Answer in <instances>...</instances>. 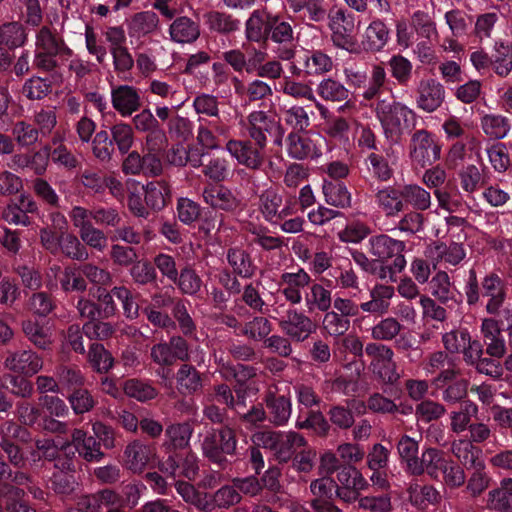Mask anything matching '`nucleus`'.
<instances>
[{"label": "nucleus", "mask_w": 512, "mask_h": 512, "mask_svg": "<svg viewBox=\"0 0 512 512\" xmlns=\"http://www.w3.org/2000/svg\"><path fill=\"white\" fill-rule=\"evenodd\" d=\"M375 112L387 138L394 142H399L402 136L412 133L416 128L417 115L400 102L380 99L376 103Z\"/></svg>", "instance_id": "f257e3e1"}, {"label": "nucleus", "mask_w": 512, "mask_h": 512, "mask_svg": "<svg viewBox=\"0 0 512 512\" xmlns=\"http://www.w3.org/2000/svg\"><path fill=\"white\" fill-rule=\"evenodd\" d=\"M35 47L33 65L36 69L47 73L59 68L58 57L72 55V50L63 37L48 26H42L37 32Z\"/></svg>", "instance_id": "f03ea898"}, {"label": "nucleus", "mask_w": 512, "mask_h": 512, "mask_svg": "<svg viewBox=\"0 0 512 512\" xmlns=\"http://www.w3.org/2000/svg\"><path fill=\"white\" fill-rule=\"evenodd\" d=\"M404 249L403 241L386 234L372 236L368 241V254L374 257L378 264L388 265L390 268L389 280L392 282L396 281V274L405 268Z\"/></svg>", "instance_id": "7ed1b4c3"}, {"label": "nucleus", "mask_w": 512, "mask_h": 512, "mask_svg": "<svg viewBox=\"0 0 512 512\" xmlns=\"http://www.w3.org/2000/svg\"><path fill=\"white\" fill-rule=\"evenodd\" d=\"M237 438L236 432L228 425L219 429H213L207 434L202 442L204 456L220 469H225L230 462L227 455H236Z\"/></svg>", "instance_id": "20e7f679"}, {"label": "nucleus", "mask_w": 512, "mask_h": 512, "mask_svg": "<svg viewBox=\"0 0 512 512\" xmlns=\"http://www.w3.org/2000/svg\"><path fill=\"white\" fill-rule=\"evenodd\" d=\"M266 40L273 43V52L280 60H291L296 54L298 35L290 22L282 20L279 16L268 15L266 19Z\"/></svg>", "instance_id": "39448f33"}, {"label": "nucleus", "mask_w": 512, "mask_h": 512, "mask_svg": "<svg viewBox=\"0 0 512 512\" xmlns=\"http://www.w3.org/2000/svg\"><path fill=\"white\" fill-rule=\"evenodd\" d=\"M244 127L248 132L249 139L256 142L260 147L266 148L268 138H273L276 146L281 147L283 144V129L280 123L265 111L251 112L247 116Z\"/></svg>", "instance_id": "423d86ee"}, {"label": "nucleus", "mask_w": 512, "mask_h": 512, "mask_svg": "<svg viewBox=\"0 0 512 512\" xmlns=\"http://www.w3.org/2000/svg\"><path fill=\"white\" fill-rule=\"evenodd\" d=\"M440 146L434 141L432 134L426 129L416 130L410 140L409 156L420 168L431 166L440 159Z\"/></svg>", "instance_id": "0eeeda50"}, {"label": "nucleus", "mask_w": 512, "mask_h": 512, "mask_svg": "<svg viewBox=\"0 0 512 512\" xmlns=\"http://www.w3.org/2000/svg\"><path fill=\"white\" fill-rule=\"evenodd\" d=\"M226 150L238 164L250 170H260L265 163V147H260L251 139H231L226 143Z\"/></svg>", "instance_id": "6e6552de"}, {"label": "nucleus", "mask_w": 512, "mask_h": 512, "mask_svg": "<svg viewBox=\"0 0 512 512\" xmlns=\"http://www.w3.org/2000/svg\"><path fill=\"white\" fill-rule=\"evenodd\" d=\"M52 222L60 230V243L58 245V253H62L65 257L85 262L89 259V252L80 238L75 234L64 231L66 229L67 221L64 215L59 212L51 214Z\"/></svg>", "instance_id": "1a4fd4ad"}, {"label": "nucleus", "mask_w": 512, "mask_h": 512, "mask_svg": "<svg viewBox=\"0 0 512 512\" xmlns=\"http://www.w3.org/2000/svg\"><path fill=\"white\" fill-rule=\"evenodd\" d=\"M282 332L291 340L303 342L316 330V325L310 317L296 309H288L279 320Z\"/></svg>", "instance_id": "9d476101"}, {"label": "nucleus", "mask_w": 512, "mask_h": 512, "mask_svg": "<svg viewBox=\"0 0 512 512\" xmlns=\"http://www.w3.org/2000/svg\"><path fill=\"white\" fill-rule=\"evenodd\" d=\"M71 445L86 462H100L105 457V453L101 450L100 441H97L92 435H87V432L83 429L75 428L71 434V441L64 442L61 450L65 451Z\"/></svg>", "instance_id": "9b49d317"}, {"label": "nucleus", "mask_w": 512, "mask_h": 512, "mask_svg": "<svg viewBox=\"0 0 512 512\" xmlns=\"http://www.w3.org/2000/svg\"><path fill=\"white\" fill-rule=\"evenodd\" d=\"M336 481L329 477L315 479L310 484L314 498L310 505L316 512H343L333 500L335 498Z\"/></svg>", "instance_id": "f8f14e48"}, {"label": "nucleus", "mask_w": 512, "mask_h": 512, "mask_svg": "<svg viewBox=\"0 0 512 512\" xmlns=\"http://www.w3.org/2000/svg\"><path fill=\"white\" fill-rule=\"evenodd\" d=\"M320 135L310 132H290L286 138L288 155L297 160L315 158L321 155L317 147Z\"/></svg>", "instance_id": "ddd939ff"}, {"label": "nucleus", "mask_w": 512, "mask_h": 512, "mask_svg": "<svg viewBox=\"0 0 512 512\" xmlns=\"http://www.w3.org/2000/svg\"><path fill=\"white\" fill-rule=\"evenodd\" d=\"M330 27L331 39L335 46L350 52L356 49L353 21L349 20L342 10H338L332 17Z\"/></svg>", "instance_id": "4468645a"}, {"label": "nucleus", "mask_w": 512, "mask_h": 512, "mask_svg": "<svg viewBox=\"0 0 512 512\" xmlns=\"http://www.w3.org/2000/svg\"><path fill=\"white\" fill-rule=\"evenodd\" d=\"M4 366L15 373L33 376L43 368V359L32 350H22L9 354Z\"/></svg>", "instance_id": "2eb2a0df"}, {"label": "nucleus", "mask_w": 512, "mask_h": 512, "mask_svg": "<svg viewBox=\"0 0 512 512\" xmlns=\"http://www.w3.org/2000/svg\"><path fill=\"white\" fill-rule=\"evenodd\" d=\"M417 105L426 112L437 110L445 99L444 86L435 79H426L419 82L417 88Z\"/></svg>", "instance_id": "dca6fc26"}, {"label": "nucleus", "mask_w": 512, "mask_h": 512, "mask_svg": "<svg viewBox=\"0 0 512 512\" xmlns=\"http://www.w3.org/2000/svg\"><path fill=\"white\" fill-rule=\"evenodd\" d=\"M481 333L486 346V353L493 358L501 359L506 353V345L499 321L495 318L483 319Z\"/></svg>", "instance_id": "f3484780"}, {"label": "nucleus", "mask_w": 512, "mask_h": 512, "mask_svg": "<svg viewBox=\"0 0 512 512\" xmlns=\"http://www.w3.org/2000/svg\"><path fill=\"white\" fill-rule=\"evenodd\" d=\"M481 295L483 298L487 299V313L491 315L498 314L506 298L504 284L498 275L490 274L483 279L481 283Z\"/></svg>", "instance_id": "a211bd4d"}, {"label": "nucleus", "mask_w": 512, "mask_h": 512, "mask_svg": "<svg viewBox=\"0 0 512 512\" xmlns=\"http://www.w3.org/2000/svg\"><path fill=\"white\" fill-rule=\"evenodd\" d=\"M204 201L214 209L232 212L240 207V200L223 185H207L202 192Z\"/></svg>", "instance_id": "6ab92c4d"}, {"label": "nucleus", "mask_w": 512, "mask_h": 512, "mask_svg": "<svg viewBox=\"0 0 512 512\" xmlns=\"http://www.w3.org/2000/svg\"><path fill=\"white\" fill-rule=\"evenodd\" d=\"M451 452L460 465L467 470L485 468V463L481 458L482 450L472 444V441L467 439L454 440L451 444Z\"/></svg>", "instance_id": "aec40b11"}, {"label": "nucleus", "mask_w": 512, "mask_h": 512, "mask_svg": "<svg viewBox=\"0 0 512 512\" xmlns=\"http://www.w3.org/2000/svg\"><path fill=\"white\" fill-rule=\"evenodd\" d=\"M310 282V275L302 268L295 273H283L280 277V283L284 286L281 293L291 304H300L302 301L301 289L308 286Z\"/></svg>", "instance_id": "412c9836"}, {"label": "nucleus", "mask_w": 512, "mask_h": 512, "mask_svg": "<svg viewBox=\"0 0 512 512\" xmlns=\"http://www.w3.org/2000/svg\"><path fill=\"white\" fill-rule=\"evenodd\" d=\"M112 105L122 116H130L141 106L137 90L129 85H121L112 90Z\"/></svg>", "instance_id": "4be33fe9"}, {"label": "nucleus", "mask_w": 512, "mask_h": 512, "mask_svg": "<svg viewBox=\"0 0 512 512\" xmlns=\"http://www.w3.org/2000/svg\"><path fill=\"white\" fill-rule=\"evenodd\" d=\"M307 441L305 437L295 431L281 433L273 456L279 464L288 463L293 458L297 449L306 447Z\"/></svg>", "instance_id": "5701e85b"}, {"label": "nucleus", "mask_w": 512, "mask_h": 512, "mask_svg": "<svg viewBox=\"0 0 512 512\" xmlns=\"http://www.w3.org/2000/svg\"><path fill=\"white\" fill-rule=\"evenodd\" d=\"M175 379L177 390L182 395H194L203 387L202 374L191 364L180 365Z\"/></svg>", "instance_id": "b1692460"}, {"label": "nucleus", "mask_w": 512, "mask_h": 512, "mask_svg": "<svg viewBox=\"0 0 512 512\" xmlns=\"http://www.w3.org/2000/svg\"><path fill=\"white\" fill-rule=\"evenodd\" d=\"M446 461L447 458L442 450L432 447L427 448L422 452L417 468H415L412 475L420 476L426 473L430 478L436 480Z\"/></svg>", "instance_id": "393cba45"}, {"label": "nucleus", "mask_w": 512, "mask_h": 512, "mask_svg": "<svg viewBox=\"0 0 512 512\" xmlns=\"http://www.w3.org/2000/svg\"><path fill=\"white\" fill-rule=\"evenodd\" d=\"M150 446L135 440L129 443L124 451L125 465L133 473H141L152 458Z\"/></svg>", "instance_id": "a878e982"}, {"label": "nucleus", "mask_w": 512, "mask_h": 512, "mask_svg": "<svg viewBox=\"0 0 512 512\" xmlns=\"http://www.w3.org/2000/svg\"><path fill=\"white\" fill-rule=\"evenodd\" d=\"M347 406H343L340 404L331 405L329 410L327 411V416L329 418V423L332 426L340 430H348L350 429L354 423L355 418L352 412V408L355 409H365V403L362 401H349L347 402Z\"/></svg>", "instance_id": "bb28decb"}, {"label": "nucleus", "mask_w": 512, "mask_h": 512, "mask_svg": "<svg viewBox=\"0 0 512 512\" xmlns=\"http://www.w3.org/2000/svg\"><path fill=\"white\" fill-rule=\"evenodd\" d=\"M269 420L276 426L287 423L291 415V401L283 395L269 392L265 397Z\"/></svg>", "instance_id": "cd10ccee"}, {"label": "nucleus", "mask_w": 512, "mask_h": 512, "mask_svg": "<svg viewBox=\"0 0 512 512\" xmlns=\"http://www.w3.org/2000/svg\"><path fill=\"white\" fill-rule=\"evenodd\" d=\"M177 492L182 499L201 512H213L215 505L207 493L199 492L192 484L184 481H177L175 484Z\"/></svg>", "instance_id": "c85d7f7f"}, {"label": "nucleus", "mask_w": 512, "mask_h": 512, "mask_svg": "<svg viewBox=\"0 0 512 512\" xmlns=\"http://www.w3.org/2000/svg\"><path fill=\"white\" fill-rule=\"evenodd\" d=\"M375 198L379 208L388 217L398 215L405 208L401 189L398 190L392 186L385 187L376 193Z\"/></svg>", "instance_id": "c756f323"}, {"label": "nucleus", "mask_w": 512, "mask_h": 512, "mask_svg": "<svg viewBox=\"0 0 512 512\" xmlns=\"http://www.w3.org/2000/svg\"><path fill=\"white\" fill-rule=\"evenodd\" d=\"M227 261L233 269V273L242 278H251L257 269L251 255L239 247H231L227 250Z\"/></svg>", "instance_id": "7c9ffc66"}, {"label": "nucleus", "mask_w": 512, "mask_h": 512, "mask_svg": "<svg viewBox=\"0 0 512 512\" xmlns=\"http://www.w3.org/2000/svg\"><path fill=\"white\" fill-rule=\"evenodd\" d=\"M27 33L24 25L17 21L6 22L0 25V46L15 50L24 46Z\"/></svg>", "instance_id": "2f4dec72"}, {"label": "nucleus", "mask_w": 512, "mask_h": 512, "mask_svg": "<svg viewBox=\"0 0 512 512\" xmlns=\"http://www.w3.org/2000/svg\"><path fill=\"white\" fill-rule=\"evenodd\" d=\"M170 200L171 190L167 182L155 181L145 186V202L151 209L160 211Z\"/></svg>", "instance_id": "473e14b6"}, {"label": "nucleus", "mask_w": 512, "mask_h": 512, "mask_svg": "<svg viewBox=\"0 0 512 512\" xmlns=\"http://www.w3.org/2000/svg\"><path fill=\"white\" fill-rule=\"evenodd\" d=\"M388 38L389 30L386 25L380 20H375L367 27L362 44L365 50L378 52L386 45Z\"/></svg>", "instance_id": "72a5a7b5"}, {"label": "nucleus", "mask_w": 512, "mask_h": 512, "mask_svg": "<svg viewBox=\"0 0 512 512\" xmlns=\"http://www.w3.org/2000/svg\"><path fill=\"white\" fill-rule=\"evenodd\" d=\"M87 361L92 370L100 374L108 373L114 365V357L101 343L91 344L87 354Z\"/></svg>", "instance_id": "f704fd0d"}, {"label": "nucleus", "mask_w": 512, "mask_h": 512, "mask_svg": "<svg viewBox=\"0 0 512 512\" xmlns=\"http://www.w3.org/2000/svg\"><path fill=\"white\" fill-rule=\"evenodd\" d=\"M199 34L198 24L185 16L175 19L170 26L171 38L179 43H191L199 37Z\"/></svg>", "instance_id": "c9c22d12"}, {"label": "nucleus", "mask_w": 512, "mask_h": 512, "mask_svg": "<svg viewBox=\"0 0 512 512\" xmlns=\"http://www.w3.org/2000/svg\"><path fill=\"white\" fill-rule=\"evenodd\" d=\"M490 506L500 512H512V478L501 481L500 487L488 494Z\"/></svg>", "instance_id": "e433bc0d"}, {"label": "nucleus", "mask_w": 512, "mask_h": 512, "mask_svg": "<svg viewBox=\"0 0 512 512\" xmlns=\"http://www.w3.org/2000/svg\"><path fill=\"white\" fill-rule=\"evenodd\" d=\"M332 58L321 50L311 51L304 60V73L307 76H320L333 69Z\"/></svg>", "instance_id": "4c0bfd02"}, {"label": "nucleus", "mask_w": 512, "mask_h": 512, "mask_svg": "<svg viewBox=\"0 0 512 512\" xmlns=\"http://www.w3.org/2000/svg\"><path fill=\"white\" fill-rule=\"evenodd\" d=\"M210 30L220 34H230L238 30L240 21L232 15L220 11H210L205 15Z\"/></svg>", "instance_id": "58836bf2"}, {"label": "nucleus", "mask_w": 512, "mask_h": 512, "mask_svg": "<svg viewBox=\"0 0 512 512\" xmlns=\"http://www.w3.org/2000/svg\"><path fill=\"white\" fill-rule=\"evenodd\" d=\"M478 407L470 400L462 402L458 410L452 411L450 414V429L454 433H461L468 429L471 425V417L476 414Z\"/></svg>", "instance_id": "ea45409f"}, {"label": "nucleus", "mask_w": 512, "mask_h": 512, "mask_svg": "<svg viewBox=\"0 0 512 512\" xmlns=\"http://www.w3.org/2000/svg\"><path fill=\"white\" fill-rule=\"evenodd\" d=\"M318 95L325 101L342 102L349 97V90L333 78H325L317 86Z\"/></svg>", "instance_id": "a19ab883"}, {"label": "nucleus", "mask_w": 512, "mask_h": 512, "mask_svg": "<svg viewBox=\"0 0 512 512\" xmlns=\"http://www.w3.org/2000/svg\"><path fill=\"white\" fill-rule=\"evenodd\" d=\"M93 156L101 163H109L115 152L113 141L107 130L98 131L91 140Z\"/></svg>", "instance_id": "79ce46f5"}, {"label": "nucleus", "mask_w": 512, "mask_h": 512, "mask_svg": "<svg viewBox=\"0 0 512 512\" xmlns=\"http://www.w3.org/2000/svg\"><path fill=\"white\" fill-rule=\"evenodd\" d=\"M432 256L436 260H444L451 265L459 264L465 257V251L461 244L452 242L449 246L445 243H434L430 248Z\"/></svg>", "instance_id": "37998d69"}, {"label": "nucleus", "mask_w": 512, "mask_h": 512, "mask_svg": "<svg viewBox=\"0 0 512 512\" xmlns=\"http://www.w3.org/2000/svg\"><path fill=\"white\" fill-rule=\"evenodd\" d=\"M481 127L484 133L492 139H503L510 130L507 118L502 115L486 114L481 118Z\"/></svg>", "instance_id": "c03bdc74"}, {"label": "nucleus", "mask_w": 512, "mask_h": 512, "mask_svg": "<svg viewBox=\"0 0 512 512\" xmlns=\"http://www.w3.org/2000/svg\"><path fill=\"white\" fill-rule=\"evenodd\" d=\"M159 18L153 11L136 13L129 22V31L132 35H146L155 31Z\"/></svg>", "instance_id": "a18cd8bd"}, {"label": "nucleus", "mask_w": 512, "mask_h": 512, "mask_svg": "<svg viewBox=\"0 0 512 512\" xmlns=\"http://www.w3.org/2000/svg\"><path fill=\"white\" fill-rule=\"evenodd\" d=\"M114 147L116 146L121 155H125L134 143V132L131 125L116 123L110 128L109 133Z\"/></svg>", "instance_id": "49530a36"}, {"label": "nucleus", "mask_w": 512, "mask_h": 512, "mask_svg": "<svg viewBox=\"0 0 512 512\" xmlns=\"http://www.w3.org/2000/svg\"><path fill=\"white\" fill-rule=\"evenodd\" d=\"M323 194L326 203L336 208H346L351 205V195L342 183H325L323 185Z\"/></svg>", "instance_id": "de8ad7c7"}, {"label": "nucleus", "mask_w": 512, "mask_h": 512, "mask_svg": "<svg viewBox=\"0 0 512 512\" xmlns=\"http://www.w3.org/2000/svg\"><path fill=\"white\" fill-rule=\"evenodd\" d=\"M287 2L294 13L305 11L311 21L319 22L326 16L324 0H287Z\"/></svg>", "instance_id": "09e8293b"}, {"label": "nucleus", "mask_w": 512, "mask_h": 512, "mask_svg": "<svg viewBox=\"0 0 512 512\" xmlns=\"http://www.w3.org/2000/svg\"><path fill=\"white\" fill-rule=\"evenodd\" d=\"M22 331L27 339L38 349H50L52 344L49 334L37 321L25 320L22 322Z\"/></svg>", "instance_id": "8fccbe9b"}, {"label": "nucleus", "mask_w": 512, "mask_h": 512, "mask_svg": "<svg viewBox=\"0 0 512 512\" xmlns=\"http://www.w3.org/2000/svg\"><path fill=\"white\" fill-rule=\"evenodd\" d=\"M296 427L298 429H310L319 437H327L331 432V424L329 418L326 419L324 414L317 410H310L307 417L303 421H297Z\"/></svg>", "instance_id": "3c124183"}, {"label": "nucleus", "mask_w": 512, "mask_h": 512, "mask_svg": "<svg viewBox=\"0 0 512 512\" xmlns=\"http://www.w3.org/2000/svg\"><path fill=\"white\" fill-rule=\"evenodd\" d=\"M391 76L400 86H407L412 77L413 65L401 54L393 55L388 61Z\"/></svg>", "instance_id": "603ef678"}, {"label": "nucleus", "mask_w": 512, "mask_h": 512, "mask_svg": "<svg viewBox=\"0 0 512 512\" xmlns=\"http://www.w3.org/2000/svg\"><path fill=\"white\" fill-rule=\"evenodd\" d=\"M435 481H440L449 488H459L464 485L466 481V474L464 472V468L460 464L456 463L452 459H447L442 471Z\"/></svg>", "instance_id": "864d4df0"}, {"label": "nucleus", "mask_w": 512, "mask_h": 512, "mask_svg": "<svg viewBox=\"0 0 512 512\" xmlns=\"http://www.w3.org/2000/svg\"><path fill=\"white\" fill-rule=\"evenodd\" d=\"M404 203L411 204L416 210L425 211L431 205V196L428 191L418 185H404L401 188Z\"/></svg>", "instance_id": "5fc2aeb1"}, {"label": "nucleus", "mask_w": 512, "mask_h": 512, "mask_svg": "<svg viewBox=\"0 0 512 512\" xmlns=\"http://www.w3.org/2000/svg\"><path fill=\"white\" fill-rule=\"evenodd\" d=\"M386 82L387 73L383 63L372 65L368 78V86L363 91L362 97L367 101L373 100L379 96Z\"/></svg>", "instance_id": "6e6d98bb"}, {"label": "nucleus", "mask_w": 512, "mask_h": 512, "mask_svg": "<svg viewBox=\"0 0 512 512\" xmlns=\"http://www.w3.org/2000/svg\"><path fill=\"white\" fill-rule=\"evenodd\" d=\"M56 308L54 297L47 292H34L27 301V309L37 317H47Z\"/></svg>", "instance_id": "4d7b16f0"}, {"label": "nucleus", "mask_w": 512, "mask_h": 512, "mask_svg": "<svg viewBox=\"0 0 512 512\" xmlns=\"http://www.w3.org/2000/svg\"><path fill=\"white\" fill-rule=\"evenodd\" d=\"M428 285L431 295L437 298L442 304L453 300L454 294L451 289L450 278L445 271L437 272Z\"/></svg>", "instance_id": "13d9d810"}, {"label": "nucleus", "mask_w": 512, "mask_h": 512, "mask_svg": "<svg viewBox=\"0 0 512 512\" xmlns=\"http://www.w3.org/2000/svg\"><path fill=\"white\" fill-rule=\"evenodd\" d=\"M306 305L310 311L317 309L321 312H327L332 305L331 291L319 283L312 284L310 294L306 296Z\"/></svg>", "instance_id": "bf43d9fd"}, {"label": "nucleus", "mask_w": 512, "mask_h": 512, "mask_svg": "<svg viewBox=\"0 0 512 512\" xmlns=\"http://www.w3.org/2000/svg\"><path fill=\"white\" fill-rule=\"evenodd\" d=\"M397 451L401 460L406 463L408 471L412 474L420 461L418 442L408 435H403L397 443Z\"/></svg>", "instance_id": "052dcab7"}, {"label": "nucleus", "mask_w": 512, "mask_h": 512, "mask_svg": "<svg viewBox=\"0 0 512 512\" xmlns=\"http://www.w3.org/2000/svg\"><path fill=\"white\" fill-rule=\"evenodd\" d=\"M350 320L336 311H327L323 317L322 328L331 337L344 336L350 329Z\"/></svg>", "instance_id": "680f3d73"}, {"label": "nucleus", "mask_w": 512, "mask_h": 512, "mask_svg": "<svg viewBox=\"0 0 512 512\" xmlns=\"http://www.w3.org/2000/svg\"><path fill=\"white\" fill-rule=\"evenodd\" d=\"M403 325L394 317H386L375 324L371 329V336L378 341H391L396 339Z\"/></svg>", "instance_id": "e2e57ef3"}, {"label": "nucleus", "mask_w": 512, "mask_h": 512, "mask_svg": "<svg viewBox=\"0 0 512 512\" xmlns=\"http://www.w3.org/2000/svg\"><path fill=\"white\" fill-rule=\"evenodd\" d=\"M183 294L195 295L202 286V280L194 269L185 266L177 273L176 280H172Z\"/></svg>", "instance_id": "0e129e2a"}, {"label": "nucleus", "mask_w": 512, "mask_h": 512, "mask_svg": "<svg viewBox=\"0 0 512 512\" xmlns=\"http://www.w3.org/2000/svg\"><path fill=\"white\" fill-rule=\"evenodd\" d=\"M93 297L96 299L99 318L104 320L113 317L117 312L114 288L111 291L103 287H97Z\"/></svg>", "instance_id": "69168bd1"}, {"label": "nucleus", "mask_w": 512, "mask_h": 512, "mask_svg": "<svg viewBox=\"0 0 512 512\" xmlns=\"http://www.w3.org/2000/svg\"><path fill=\"white\" fill-rule=\"evenodd\" d=\"M67 399L76 415L90 412L97 404L91 392L83 387L73 390Z\"/></svg>", "instance_id": "338daca9"}, {"label": "nucleus", "mask_w": 512, "mask_h": 512, "mask_svg": "<svg viewBox=\"0 0 512 512\" xmlns=\"http://www.w3.org/2000/svg\"><path fill=\"white\" fill-rule=\"evenodd\" d=\"M55 375L59 381V385L68 389L75 390L83 387L85 384V377L78 368L73 366L58 365L55 368Z\"/></svg>", "instance_id": "774afa93"}]
</instances>
